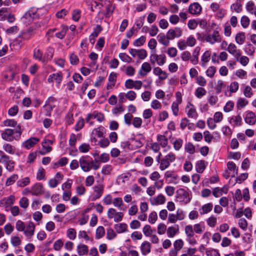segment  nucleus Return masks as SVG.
<instances>
[{"mask_svg":"<svg viewBox=\"0 0 256 256\" xmlns=\"http://www.w3.org/2000/svg\"><path fill=\"white\" fill-rule=\"evenodd\" d=\"M176 200L184 204H188L191 199L189 192L184 188H180L176 191Z\"/></svg>","mask_w":256,"mask_h":256,"instance_id":"nucleus-3","label":"nucleus"},{"mask_svg":"<svg viewBox=\"0 0 256 256\" xmlns=\"http://www.w3.org/2000/svg\"><path fill=\"white\" fill-rule=\"evenodd\" d=\"M179 232L178 225H175L174 226H171L168 228L166 230V234L168 238H174Z\"/></svg>","mask_w":256,"mask_h":256,"instance_id":"nucleus-20","label":"nucleus"},{"mask_svg":"<svg viewBox=\"0 0 256 256\" xmlns=\"http://www.w3.org/2000/svg\"><path fill=\"white\" fill-rule=\"evenodd\" d=\"M205 40L206 42L212 44L221 41V38L218 31L214 30L212 34H208L205 36Z\"/></svg>","mask_w":256,"mask_h":256,"instance_id":"nucleus-6","label":"nucleus"},{"mask_svg":"<svg viewBox=\"0 0 256 256\" xmlns=\"http://www.w3.org/2000/svg\"><path fill=\"white\" fill-rule=\"evenodd\" d=\"M19 204L21 208H27L29 205L28 198L26 197H22L20 198Z\"/></svg>","mask_w":256,"mask_h":256,"instance_id":"nucleus-54","label":"nucleus"},{"mask_svg":"<svg viewBox=\"0 0 256 256\" xmlns=\"http://www.w3.org/2000/svg\"><path fill=\"white\" fill-rule=\"evenodd\" d=\"M76 251L78 254L82 256L87 254L88 252V248L87 246L83 244H80L77 246Z\"/></svg>","mask_w":256,"mask_h":256,"instance_id":"nucleus-23","label":"nucleus"},{"mask_svg":"<svg viewBox=\"0 0 256 256\" xmlns=\"http://www.w3.org/2000/svg\"><path fill=\"white\" fill-rule=\"evenodd\" d=\"M185 150L186 152L190 154H192L195 152V148L194 146L190 142L186 144Z\"/></svg>","mask_w":256,"mask_h":256,"instance_id":"nucleus-62","label":"nucleus"},{"mask_svg":"<svg viewBox=\"0 0 256 256\" xmlns=\"http://www.w3.org/2000/svg\"><path fill=\"white\" fill-rule=\"evenodd\" d=\"M244 120L246 123L249 124H254L256 122V116L255 114L252 112H248L245 117Z\"/></svg>","mask_w":256,"mask_h":256,"instance_id":"nucleus-24","label":"nucleus"},{"mask_svg":"<svg viewBox=\"0 0 256 256\" xmlns=\"http://www.w3.org/2000/svg\"><path fill=\"white\" fill-rule=\"evenodd\" d=\"M136 92L133 90H130L126 94V98L130 101H132L136 98Z\"/></svg>","mask_w":256,"mask_h":256,"instance_id":"nucleus-59","label":"nucleus"},{"mask_svg":"<svg viewBox=\"0 0 256 256\" xmlns=\"http://www.w3.org/2000/svg\"><path fill=\"white\" fill-rule=\"evenodd\" d=\"M36 226L34 222H29L24 231L26 236L30 238L34 234Z\"/></svg>","mask_w":256,"mask_h":256,"instance_id":"nucleus-16","label":"nucleus"},{"mask_svg":"<svg viewBox=\"0 0 256 256\" xmlns=\"http://www.w3.org/2000/svg\"><path fill=\"white\" fill-rule=\"evenodd\" d=\"M194 232L198 234H202L205 230V226L204 222H200L198 224H194Z\"/></svg>","mask_w":256,"mask_h":256,"instance_id":"nucleus-29","label":"nucleus"},{"mask_svg":"<svg viewBox=\"0 0 256 256\" xmlns=\"http://www.w3.org/2000/svg\"><path fill=\"white\" fill-rule=\"evenodd\" d=\"M158 41L162 45L168 46L169 44V40L167 38V34L165 36L164 34H160L157 36Z\"/></svg>","mask_w":256,"mask_h":256,"instance_id":"nucleus-34","label":"nucleus"},{"mask_svg":"<svg viewBox=\"0 0 256 256\" xmlns=\"http://www.w3.org/2000/svg\"><path fill=\"white\" fill-rule=\"evenodd\" d=\"M88 114L89 117H91L92 119H96L99 122H102L104 119V114L97 111H94L92 114Z\"/></svg>","mask_w":256,"mask_h":256,"instance_id":"nucleus-31","label":"nucleus"},{"mask_svg":"<svg viewBox=\"0 0 256 256\" xmlns=\"http://www.w3.org/2000/svg\"><path fill=\"white\" fill-rule=\"evenodd\" d=\"M256 8V6L252 2L250 1L246 4V10L250 14H253L254 11Z\"/></svg>","mask_w":256,"mask_h":256,"instance_id":"nucleus-49","label":"nucleus"},{"mask_svg":"<svg viewBox=\"0 0 256 256\" xmlns=\"http://www.w3.org/2000/svg\"><path fill=\"white\" fill-rule=\"evenodd\" d=\"M63 79V75L62 72L54 73L50 74L48 78V82L49 84L56 83L57 86H59Z\"/></svg>","mask_w":256,"mask_h":256,"instance_id":"nucleus-5","label":"nucleus"},{"mask_svg":"<svg viewBox=\"0 0 256 256\" xmlns=\"http://www.w3.org/2000/svg\"><path fill=\"white\" fill-rule=\"evenodd\" d=\"M30 182V180L29 177H25L18 180L16 182V184L18 187L24 188L28 185Z\"/></svg>","mask_w":256,"mask_h":256,"instance_id":"nucleus-33","label":"nucleus"},{"mask_svg":"<svg viewBox=\"0 0 256 256\" xmlns=\"http://www.w3.org/2000/svg\"><path fill=\"white\" fill-rule=\"evenodd\" d=\"M150 200L152 205H158L164 204L166 200L164 195L160 194L156 197L150 198Z\"/></svg>","mask_w":256,"mask_h":256,"instance_id":"nucleus-17","label":"nucleus"},{"mask_svg":"<svg viewBox=\"0 0 256 256\" xmlns=\"http://www.w3.org/2000/svg\"><path fill=\"white\" fill-rule=\"evenodd\" d=\"M206 94V90L202 87L198 88L194 92V94L198 98H201L202 96H205Z\"/></svg>","mask_w":256,"mask_h":256,"instance_id":"nucleus-37","label":"nucleus"},{"mask_svg":"<svg viewBox=\"0 0 256 256\" xmlns=\"http://www.w3.org/2000/svg\"><path fill=\"white\" fill-rule=\"evenodd\" d=\"M22 134L20 126H18L16 128H6L1 132L2 138L7 141L12 142L14 140H18Z\"/></svg>","mask_w":256,"mask_h":256,"instance_id":"nucleus-1","label":"nucleus"},{"mask_svg":"<svg viewBox=\"0 0 256 256\" xmlns=\"http://www.w3.org/2000/svg\"><path fill=\"white\" fill-rule=\"evenodd\" d=\"M64 246L63 242L62 240L58 239L56 240L54 244V248L56 251L60 250Z\"/></svg>","mask_w":256,"mask_h":256,"instance_id":"nucleus-58","label":"nucleus"},{"mask_svg":"<svg viewBox=\"0 0 256 256\" xmlns=\"http://www.w3.org/2000/svg\"><path fill=\"white\" fill-rule=\"evenodd\" d=\"M10 242L14 246H18L20 245L21 240L18 236H12L10 238Z\"/></svg>","mask_w":256,"mask_h":256,"instance_id":"nucleus-55","label":"nucleus"},{"mask_svg":"<svg viewBox=\"0 0 256 256\" xmlns=\"http://www.w3.org/2000/svg\"><path fill=\"white\" fill-rule=\"evenodd\" d=\"M80 166L84 172H88L91 170H94L100 168V164H96L92 159L88 156H81L79 159Z\"/></svg>","mask_w":256,"mask_h":256,"instance_id":"nucleus-2","label":"nucleus"},{"mask_svg":"<svg viewBox=\"0 0 256 256\" xmlns=\"http://www.w3.org/2000/svg\"><path fill=\"white\" fill-rule=\"evenodd\" d=\"M42 150H40V153L42 155H44L46 153H48V152H51L52 150V148L50 146H48L45 142V141H44L42 142Z\"/></svg>","mask_w":256,"mask_h":256,"instance_id":"nucleus-35","label":"nucleus"},{"mask_svg":"<svg viewBox=\"0 0 256 256\" xmlns=\"http://www.w3.org/2000/svg\"><path fill=\"white\" fill-rule=\"evenodd\" d=\"M150 106L154 110L160 109L162 106L161 103L156 100H152Z\"/></svg>","mask_w":256,"mask_h":256,"instance_id":"nucleus-64","label":"nucleus"},{"mask_svg":"<svg viewBox=\"0 0 256 256\" xmlns=\"http://www.w3.org/2000/svg\"><path fill=\"white\" fill-rule=\"evenodd\" d=\"M213 208V204L212 203H208L204 204L198 210V212L200 215L206 214L212 210Z\"/></svg>","mask_w":256,"mask_h":256,"instance_id":"nucleus-22","label":"nucleus"},{"mask_svg":"<svg viewBox=\"0 0 256 256\" xmlns=\"http://www.w3.org/2000/svg\"><path fill=\"white\" fill-rule=\"evenodd\" d=\"M0 163L5 166L6 168L8 171H12L14 168V161L10 160V157L7 155L4 157L0 158Z\"/></svg>","mask_w":256,"mask_h":256,"instance_id":"nucleus-11","label":"nucleus"},{"mask_svg":"<svg viewBox=\"0 0 256 256\" xmlns=\"http://www.w3.org/2000/svg\"><path fill=\"white\" fill-rule=\"evenodd\" d=\"M116 232L118 233H122L127 231L128 226L125 223H120L114 225Z\"/></svg>","mask_w":256,"mask_h":256,"instance_id":"nucleus-32","label":"nucleus"},{"mask_svg":"<svg viewBox=\"0 0 256 256\" xmlns=\"http://www.w3.org/2000/svg\"><path fill=\"white\" fill-rule=\"evenodd\" d=\"M76 232L74 228H70L67 230L66 236L69 239L74 240L76 238Z\"/></svg>","mask_w":256,"mask_h":256,"instance_id":"nucleus-45","label":"nucleus"},{"mask_svg":"<svg viewBox=\"0 0 256 256\" xmlns=\"http://www.w3.org/2000/svg\"><path fill=\"white\" fill-rule=\"evenodd\" d=\"M228 188L226 186H224L222 188L217 187L214 188L212 194L216 198H218L222 196L223 194H226Z\"/></svg>","mask_w":256,"mask_h":256,"instance_id":"nucleus-21","label":"nucleus"},{"mask_svg":"<svg viewBox=\"0 0 256 256\" xmlns=\"http://www.w3.org/2000/svg\"><path fill=\"white\" fill-rule=\"evenodd\" d=\"M211 56V52L210 50L206 51L201 58V64L204 68L206 67L207 63L210 61Z\"/></svg>","mask_w":256,"mask_h":256,"instance_id":"nucleus-26","label":"nucleus"},{"mask_svg":"<svg viewBox=\"0 0 256 256\" xmlns=\"http://www.w3.org/2000/svg\"><path fill=\"white\" fill-rule=\"evenodd\" d=\"M118 56L124 62L130 63L132 61V58L126 53H120Z\"/></svg>","mask_w":256,"mask_h":256,"instance_id":"nucleus-48","label":"nucleus"},{"mask_svg":"<svg viewBox=\"0 0 256 256\" xmlns=\"http://www.w3.org/2000/svg\"><path fill=\"white\" fill-rule=\"evenodd\" d=\"M18 179V176L16 174H14L10 176L6 180V185L10 186L12 184Z\"/></svg>","mask_w":256,"mask_h":256,"instance_id":"nucleus-46","label":"nucleus"},{"mask_svg":"<svg viewBox=\"0 0 256 256\" xmlns=\"http://www.w3.org/2000/svg\"><path fill=\"white\" fill-rule=\"evenodd\" d=\"M185 112L190 118L196 119L198 117V114L194 106L190 102L186 104Z\"/></svg>","mask_w":256,"mask_h":256,"instance_id":"nucleus-7","label":"nucleus"},{"mask_svg":"<svg viewBox=\"0 0 256 256\" xmlns=\"http://www.w3.org/2000/svg\"><path fill=\"white\" fill-rule=\"evenodd\" d=\"M34 34V29L32 27L30 28L26 31L21 32L19 38L23 40H29Z\"/></svg>","mask_w":256,"mask_h":256,"instance_id":"nucleus-18","label":"nucleus"},{"mask_svg":"<svg viewBox=\"0 0 256 256\" xmlns=\"http://www.w3.org/2000/svg\"><path fill=\"white\" fill-rule=\"evenodd\" d=\"M68 30V28L66 26H63L62 30L56 34V36L60 39H62L66 36Z\"/></svg>","mask_w":256,"mask_h":256,"instance_id":"nucleus-44","label":"nucleus"},{"mask_svg":"<svg viewBox=\"0 0 256 256\" xmlns=\"http://www.w3.org/2000/svg\"><path fill=\"white\" fill-rule=\"evenodd\" d=\"M227 167L230 172L229 174H230L237 182L240 181V178L239 177L235 178V174H237L238 172V167L236 166V164L232 162H229L227 164Z\"/></svg>","mask_w":256,"mask_h":256,"instance_id":"nucleus-10","label":"nucleus"},{"mask_svg":"<svg viewBox=\"0 0 256 256\" xmlns=\"http://www.w3.org/2000/svg\"><path fill=\"white\" fill-rule=\"evenodd\" d=\"M36 179L38 180H45V170L42 167H40L38 170Z\"/></svg>","mask_w":256,"mask_h":256,"instance_id":"nucleus-47","label":"nucleus"},{"mask_svg":"<svg viewBox=\"0 0 256 256\" xmlns=\"http://www.w3.org/2000/svg\"><path fill=\"white\" fill-rule=\"evenodd\" d=\"M154 58H155L157 64L160 66H163L166 62V56L164 54H156V56H152Z\"/></svg>","mask_w":256,"mask_h":256,"instance_id":"nucleus-30","label":"nucleus"},{"mask_svg":"<svg viewBox=\"0 0 256 256\" xmlns=\"http://www.w3.org/2000/svg\"><path fill=\"white\" fill-rule=\"evenodd\" d=\"M182 34L180 28L176 27L174 29H170L167 32V38L168 40H174L175 38H178L182 36Z\"/></svg>","mask_w":256,"mask_h":256,"instance_id":"nucleus-8","label":"nucleus"},{"mask_svg":"<svg viewBox=\"0 0 256 256\" xmlns=\"http://www.w3.org/2000/svg\"><path fill=\"white\" fill-rule=\"evenodd\" d=\"M105 234V230L102 226H99L96 231V238L100 239L104 236Z\"/></svg>","mask_w":256,"mask_h":256,"instance_id":"nucleus-39","label":"nucleus"},{"mask_svg":"<svg viewBox=\"0 0 256 256\" xmlns=\"http://www.w3.org/2000/svg\"><path fill=\"white\" fill-rule=\"evenodd\" d=\"M138 53L137 56L141 60H144L147 57L148 54L145 50L143 48L140 49L138 50Z\"/></svg>","mask_w":256,"mask_h":256,"instance_id":"nucleus-63","label":"nucleus"},{"mask_svg":"<svg viewBox=\"0 0 256 256\" xmlns=\"http://www.w3.org/2000/svg\"><path fill=\"white\" fill-rule=\"evenodd\" d=\"M249 232L250 230H248V232H246L244 234L241 232V235L242 234V241L244 243V245L246 247V249H248L250 248V244L252 240L251 238V234Z\"/></svg>","mask_w":256,"mask_h":256,"instance_id":"nucleus-19","label":"nucleus"},{"mask_svg":"<svg viewBox=\"0 0 256 256\" xmlns=\"http://www.w3.org/2000/svg\"><path fill=\"white\" fill-rule=\"evenodd\" d=\"M156 140L158 144L162 148H165L168 146V139L164 135L158 134Z\"/></svg>","mask_w":256,"mask_h":256,"instance_id":"nucleus-28","label":"nucleus"},{"mask_svg":"<svg viewBox=\"0 0 256 256\" xmlns=\"http://www.w3.org/2000/svg\"><path fill=\"white\" fill-rule=\"evenodd\" d=\"M146 40V38L145 36H142L134 40V45L135 46H140L144 44Z\"/></svg>","mask_w":256,"mask_h":256,"instance_id":"nucleus-50","label":"nucleus"},{"mask_svg":"<svg viewBox=\"0 0 256 256\" xmlns=\"http://www.w3.org/2000/svg\"><path fill=\"white\" fill-rule=\"evenodd\" d=\"M2 148L10 154H14L16 152V148L8 143H4L2 145Z\"/></svg>","mask_w":256,"mask_h":256,"instance_id":"nucleus-27","label":"nucleus"},{"mask_svg":"<svg viewBox=\"0 0 256 256\" xmlns=\"http://www.w3.org/2000/svg\"><path fill=\"white\" fill-rule=\"evenodd\" d=\"M34 57L43 63L46 62L44 58H42V52L39 50L35 48L34 50Z\"/></svg>","mask_w":256,"mask_h":256,"instance_id":"nucleus-36","label":"nucleus"},{"mask_svg":"<svg viewBox=\"0 0 256 256\" xmlns=\"http://www.w3.org/2000/svg\"><path fill=\"white\" fill-rule=\"evenodd\" d=\"M116 234L113 229L110 228L107 230L106 232V238L109 240H112L115 238Z\"/></svg>","mask_w":256,"mask_h":256,"instance_id":"nucleus-57","label":"nucleus"},{"mask_svg":"<svg viewBox=\"0 0 256 256\" xmlns=\"http://www.w3.org/2000/svg\"><path fill=\"white\" fill-rule=\"evenodd\" d=\"M229 122L234 126H239L240 124V116L239 114L232 116L229 120Z\"/></svg>","mask_w":256,"mask_h":256,"instance_id":"nucleus-43","label":"nucleus"},{"mask_svg":"<svg viewBox=\"0 0 256 256\" xmlns=\"http://www.w3.org/2000/svg\"><path fill=\"white\" fill-rule=\"evenodd\" d=\"M175 160L176 155L172 152L169 153L162 159L160 166V170H166L170 166V163L174 162Z\"/></svg>","mask_w":256,"mask_h":256,"instance_id":"nucleus-4","label":"nucleus"},{"mask_svg":"<svg viewBox=\"0 0 256 256\" xmlns=\"http://www.w3.org/2000/svg\"><path fill=\"white\" fill-rule=\"evenodd\" d=\"M196 170L198 173H202L206 168L204 162L203 160L198 161L196 166Z\"/></svg>","mask_w":256,"mask_h":256,"instance_id":"nucleus-40","label":"nucleus"},{"mask_svg":"<svg viewBox=\"0 0 256 256\" xmlns=\"http://www.w3.org/2000/svg\"><path fill=\"white\" fill-rule=\"evenodd\" d=\"M151 245L148 242H144L140 246V250L143 255H146L150 252Z\"/></svg>","mask_w":256,"mask_h":256,"instance_id":"nucleus-25","label":"nucleus"},{"mask_svg":"<svg viewBox=\"0 0 256 256\" xmlns=\"http://www.w3.org/2000/svg\"><path fill=\"white\" fill-rule=\"evenodd\" d=\"M152 70L150 64L148 62H144L138 72V74L141 76H146Z\"/></svg>","mask_w":256,"mask_h":256,"instance_id":"nucleus-13","label":"nucleus"},{"mask_svg":"<svg viewBox=\"0 0 256 256\" xmlns=\"http://www.w3.org/2000/svg\"><path fill=\"white\" fill-rule=\"evenodd\" d=\"M216 72V68L214 66H210L206 72V75L210 78H212Z\"/></svg>","mask_w":256,"mask_h":256,"instance_id":"nucleus-61","label":"nucleus"},{"mask_svg":"<svg viewBox=\"0 0 256 256\" xmlns=\"http://www.w3.org/2000/svg\"><path fill=\"white\" fill-rule=\"evenodd\" d=\"M93 193L92 195V200H95L100 198L104 192V186L102 184L94 186L93 187Z\"/></svg>","mask_w":256,"mask_h":256,"instance_id":"nucleus-9","label":"nucleus"},{"mask_svg":"<svg viewBox=\"0 0 256 256\" xmlns=\"http://www.w3.org/2000/svg\"><path fill=\"white\" fill-rule=\"evenodd\" d=\"M206 256H220L218 250L212 248L206 250Z\"/></svg>","mask_w":256,"mask_h":256,"instance_id":"nucleus-51","label":"nucleus"},{"mask_svg":"<svg viewBox=\"0 0 256 256\" xmlns=\"http://www.w3.org/2000/svg\"><path fill=\"white\" fill-rule=\"evenodd\" d=\"M196 82L200 86V87L204 86L206 84V78L202 76H199L196 78Z\"/></svg>","mask_w":256,"mask_h":256,"instance_id":"nucleus-53","label":"nucleus"},{"mask_svg":"<svg viewBox=\"0 0 256 256\" xmlns=\"http://www.w3.org/2000/svg\"><path fill=\"white\" fill-rule=\"evenodd\" d=\"M30 194L33 196H38L43 194L44 188L40 183H36L30 187Z\"/></svg>","mask_w":256,"mask_h":256,"instance_id":"nucleus-12","label":"nucleus"},{"mask_svg":"<svg viewBox=\"0 0 256 256\" xmlns=\"http://www.w3.org/2000/svg\"><path fill=\"white\" fill-rule=\"evenodd\" d=\"M157 218V213L156 212H152L149 215L148 221L150 223L154 224L156 221Z\"/></svg>","mask_w":256,"mask_h":256,"instance_id":"nucleus-56","label":"nucleus"},{"mask_svg":"<svg viewBox=\"0 0 256 256\" xmlns=\"http://www.w3.org/2000/svg\"><path fill=\"white\" fill-rule=\"evenodd\" d=\"M184 246V242L182 240L179 239L176 240L174 243V249L179 251Z\"/></svg>","mask_w":256,"mask_h":256,"instance_id":"nucleus-52","label":"nucleus"},{"mask_svg":"<svg viewBox=\"0 0 256 256\" xmlns=\"http://www.w3.org/2000/svg\"><path fill=\"white\" fill-rule=\"evenodd\" d=\"M184 232L188 238L193 237L194 236V230L192 225L186 226Z\"/></svg>","mask_w":256,"mask_h":256,"instance_id":"nucleus-41","label":"nucleus"},{"mask_svg":"<svg viewBox=\"0 0 256 256\" xmlns=\"http://www.w3.org/2000/svg\"><path fill=\"white\" fill-rule=\"evenodd\" d=\"M104 128L102 126H100L94 129L92 132V136L98 138H101L103 136L102 130Z\"/></svg>","mask_w":256,"mask_h":256,"instance_id":"nucleus-38","label":"nucleus"},{"mask_svg":"<svg viewBox=\"0 0 256 256\" xmlns=\"http://www.w3.org/2000/svg\"><path fill=\"white\" fill-rule=\"evenodd\" d=\"M166 230V226L164 223H160L158 226V233L161 235L165 233Z\"/></svg>","mask_w":256,"mask_h":256,"instance_id":"nucleus-60","label":"nucleus"},{"mask_svg":"<svg viewBox=\"0 0 256 256\" xmlns=\"http://www.w3.org/2000/svg\"><path fill=\"white\" fill-rule=\"evenodd\" d=\"M39 141V138L36 137H32L24 142L22 143V146L23 147L28 150L30 149L31 148L33 147Z\"/></svg>","mask_w":256,"mask_h":256,"instance_id":"nucleus-15","label":"nucleus"},{"mask_svg":"<svg viewBox=\"0 0 256 256\" xmlns=\"http://www.w3.org/2000/svg\"><path fill=\"white\" fill-rule=\"evenodd\" d=\"M202 6L198 2H194L190 4L188 7L189 12L192 14L198 15L202 12Z\"/></svg>","mask_w":256,"mask_h":256,"instance_id":"nucleus-14","label":"nucleus"},{"mask_svg":"<svg viewBox=\"0 0 256 256\" xmlns=\"http://www.w3.org/2000/svg\"><path fill=\"white\" fill-rule=\"evenodd\" d=\"M4 124L5 126L13 127L14 128H16L18 126H20L13 119L6 120L4 122Z\"/></svg>","mask_w":256,"mask_h":256,"instance_id":"nucleus-42","label":"nucleus"}]
</instances>
